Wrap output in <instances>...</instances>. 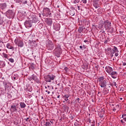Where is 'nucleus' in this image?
Segmentation results:
<instances>
[{
  "label": "nucleus",
  "mask_w": 126,
  "mask_h": 126,
  "mask_svg": "<svg viewBox=\"0 0 126 126\" xmlns=\"http://www.w3.org/2000/svg\"><path fill=\"white\" fill-rule=\"evenodd\" d=\"M6 48H7V49H9V50H12V51L14 50V47L11 46V45H10V43L7 44Z\"/></svg>",
  "instance_id": "14"
},
{
  "label": "nucleus",
  "mask_w": 126,
  "mask_h": 126,
  "mask_svg": "<svg viewBox=\"0 0 126 126\" xmlns=\"http://www.w3.org/2000/svg\"><path fill=\"white\" fill-rule=\"evenodd\" d=\"M104 28L105 29H110L111 28V22L109 20H106L104 22Z\"/></svg>",
  "instance_id": "8"
},
{
  "label": "nucleus",
  "mask_w": 126,
  "mask_h": 126,
  "mask_svg": "<svg viewBox=\"0 0 126 126\" xmlns=\"http://www.w3.org/2000/svg\"><path fill=\"white\" fill-rule=\"evenodd\" d=\"M27 91H29V92H32V90H33V89H32V88L31 87V86H29L27 87Z\"/></svg>",
  "instance_id": "23"
},
{
  "label": "nucleus",
  "mask_w": 126,
  "mask_h": 126,
  "mask_svg": "<svg viewBox=\"0 0 126 126\" xmlns=\"http://www.w3.org/2000/svg\"><path fill=\"white\" fill-rule=\"evenodd\" d=\"M10 111L11 113H14L15 112H17V109H16V106L12 105L10 108Z\"/></svg>",
  "instance_id": "13"
},
{
  "label": "nucleus",
  "mask_w": 126,
  "mask_h": 126,
  "mask_svg": "<svg viewBox=\"0 0 126 126\" xmlns=\"http://www.w3.org/2000/svg\"><path fill=\"white\" fill-rule=\"evenodd\" d=\"M123 65H126V63H123Z\"/></svg>",
  "instance_id": "55"
},
{
  "label": "nucleus",
  "mask_w": 126,
  "mask_h": 126,
  "mask_svg": "<svg viewBox=\"0 0 126 126\" xmlns=\"http://www.w3.org/2000/svg\"><path fill=\"white\" fill-rule=\"evenodd\" d=\"M24 24L26 28H31V27H32V22L31 21H26Z\"/></svg>",
  "instance_id": "11"
},
{
  "label": "nucleus",
  "mask_w": 126,
  "mask_h": 126,
  "mask_svg": "<svg viewBox=\"0 0 126 126\" xmlns=\"http://www.w3.org/2000/svg\"><path fill=\"white\" fill-rule=\"evenodd\" d=\"M89 123H91V120H90V121H89Z\"/></svg>",
  "instance_id": "60"
},
{
  "label": "nucleus",
  "mask_w": 126,
  "mask_h": 126,
  "mask_svg": "<svg viewBox=\"0 0 126 126\" xmlns=\"http://www.w3.org/2000/svg\"><path fill=\"white\" fill-rule=\"evenodd\" d=\"M23 4H27V0H26V1H23Z\"/></svg>",
  "instance_id": "43"
},
{
  "label": "nucleus",
  "mask_w": 126,
  "mask_h": 126,
  "mask_svg": "<svg viewBox=\"0 0 126 126\" xmlns=\"http://www.w3.org/2000/svg\"><path fill=\"white\" fill-rule=\"evenodd\" d=\"M61 53H62V48H61V45L58 44L57 45L54 50V54L58 57V58H59V57H60V55H61Z\"/></svg>",
  "instance_id": "3"
},
{
  "label": "nucleus",
  "mask_w": 126,
  "mask_h": 126,
  "mask_svg": "<svg viewBox=\"0 0 126 126\" xmlns=\"http://www.w3.org/2000/svg\"><path fill=\"white\" fill-rule=\"evenodd\" d=\"M119 52H116V53L115 54V57H118V56H119Z\"/></svg>",
  "instance_id": "42"
},
{
  "label": "nucleus",
  "mask_w": 126,
  "mask_h": 126,
  "mask_svg": "<svg viewBox=\"0 0 126 126\" xmlns=\"http://www.w3.org/2000/svg\"><path fill=\"white\" fill-rule=\"evenodd\" d=\"M124 117H126V114L123 115L122 118H124Z\"/></svg>",
  "instance_id": "52"
},
{
  "label": "nucleus",
  "mask_w": 126,
  "mask_h": 126,
  "mask_svg": "<svg viewBox=\"0 0 126 126\" xmlns=\"http://www.w3.org/2000/svg\"><path fill=\"white\" fill-rule=\"evenodd\" d=\"M104 93H105V94H106V93H108V92H107V90H103Z\"/></svg>",
  "instance_id": "45"
},
{
  "label": "nucleus",
  "mask_w": 126,
  "mask_h": 126,
  "mask_svg": "<svg viewBox=\"0 0 126 126\" xmlns=\"http://www.w3.org/2000/svg\"><path fill=\"white\" fill-rule=\"evenodd\" d=\"M0 44H1L2 45H3V42L1 41V40H0Z\"/></svg>",
  "instance_id": "51"
},
{
  "label": "nucleus",
  "mask_w": 126,
  "mask_h": 126,
  "mask_svg": "<svg viewBox=\"0 0 126 126\" xmlns=\"http://www.w3.org/2000/svg\"><path fill=\"white\" fill-rule=\"evenodd\" d=\"M16 2L18 3H20V2H22V0H16Z\"/></svg>",
  "instance_id": "38"
},
{
  "label": "nucleus",
  "mask_w": 126,
  "mask_h": 126,
  "mask_svg": "<svg viewBox=\"0 0 126 126\" xmlns=\"http://www.w3.org/2000/svg\"><path fill=\"white\" fill-rule=\"evenodd\" d=\"M20 106L21 108H25V107H26V104H25V103H24V102H21L20 104Z\"/></svg>",
  "instance_id": "20"
},
{
  "label": "nucleus",
  "mask_w": 126,
  "mask_h": 126,
  "mask_svg": "<svg viewBox=\"0 0 126 126\" xmlns=\"http://www.w3.org/2000/svg\"><path fill=\"white\" fill-rule=\"evenodd\" d=\"M94 6L95 7V8H98V7H99V5H97L96 3L94 4Z\"/></svg>",
  "instance_id": "36"
},
{
  "label": "nucleus",
  "mask_w": 126,
  "mask_h": 126,
  "mask_svg": "<svg viewBox=\"0 0 126 126\" xmlns=\"http://www.w3.org/2000/svg\"><path fill=\"white\" fill-rule=\"evenodd\" d=\"M112 78H114V79L117 78V75H111Z\"/></svg>",
  "instance_id": "41"
},
{
  "label": "nucleus",
  "mask_w": 126,
  "mask_h": 126,
  "mask_svg": "<svg viewBox=\"0 0 126 126\" xmlns=\"http://www.w3.org/2000/svg\"><path fill=\"white\" fill-rule=\"evenodd\" d=\"M119 107H120V105H116V107H117V108H119Z\"/></svg>",
  "instance_id": "56"
},
{
  "label": "nucleus",
  "mask_w": 126,
  "mask_h": 126,
  "mask_svg": "<svg viewBox=\"0 0 126 126\" xmlns=\"http://www.w3.org/2000/svg\"><path fill=\"white\" fill-rule=\"evenodd\" d=\"M55 78L56 76L53 74H49L45 76L46 82H52Z\"/></svg>",
  "instance_id": "2"
},
{
  "label": "nucleus",
  "mask_w": 126,
  "mask_h": 126,
  "mask_svg": "<svg viewBox=\"0 0 126 126\" xmlns=\"http://www.w3.org/2000/svg\"><path fill=\"white\" fill-rule=\"evenodd\" d=\"M80 1V0H75L74 1V3H78Z\"/></svg>",
  "instance_id": "34"
},
{
  "label": "nucleus",
  "mask_w": 126,
  "mask_h": 126,
  "mask_svg": "<svg viewBox=\"0 0 126 126\" xmlns=\"http://www.w3.org/2000/svg\"><path fill=\"white\" fill-rule=\"evenodd\" d=\"M47 23L48 24H52V23H53V21H52V19H48L47 20Z\"/></svg>",
  "instance_id": "27"
},
{
  "label": "nucleus",
  "mask_w": 126,
  "mask_h": 126,
  "mask_svg": "<svg viewBox=\"0 0 126 126\" xmlns=\"http://www.w3.org/2000/svg\"><path fill=\"white\" fill-rule=\"evenodd\" d=\"M0 8L3 10V9H5L6 8V3H2L0 4Z\"/></svg>",
  "instance_id": "16"
},
{
  "label": "nucleus",
  "mask_w": 126,
  "mask_h": 126,
  "mask_svg": "<svg viewBox=\"0 0 126 126\" xmlns=\"http://www.w3.org/2000/svg\"><path fill=\"white\" fill-rule=\"evenodd\" d=\"M52 124L53 125V122H52V121H47L45 123V126H51Z\"/></svg>",
  "instance_id": "17"
},
{
  "label": "nucleus",
  "mask_w": 126,
  "mask_h": 126,
  "mask_svg": "<svg viewBox=\"0 0 126 126\" xmlns=\"http://www.w3.org/2000/svg\"><path fill=\"white\" fill-rule=\"evenodd\" d=\"M111 75H117V72L113 71L110 73Z\"/></svg>",
  "instance_id": "28"
},
{
  "label": "nucleus",
  "mask_w": 126,
  "mask_h": 126,
  "mask_svg": "<svg viewBox=\"0 0 126 126\" xmlns=\"http://www.w3.org/2000/svg\"><path fill=\"white\" fill-rule=\"evenodd\" d=\"M55 30H56V31H59V30H60V26H58L56 27L55 28Z\"/></svg>",
  "instance_id": "31"
},
{
  "label": "nucleus",
  "mask_w": 126,
  "mask_h": 126,
  "mask_svg": "<svg viewBox=\"0 0 126 126\" xmlns=\"http://www.w3.org/2000/svg\"><path fill=\"white\" fill-rule=\"evenodd\" d=\"M45 87L46 89H47V87Z\"/></svg>",
  "instance_id": "64"
},
{
  "label": "nucleus",
  "mask_w": 126,
  "mask_h": 126,
  "mask_svg": "<svg viewBox=\"0 0 126 126\" xmlns=\"http://www.w3.org/2000/svg\"><path fill=\"white\" fill-rule=\"evenodd\" d=\"M34 81H35V82H36V83H40V81H39V79H38V78H36V80H34Z\"/></svg>",
  "instance_id": "37"
},
{
  "label": "nucleus",
  "mask_w": 126,
  "mask_h": 126,
  "mask_svg": "<svg viewBox=\"0 0 126 126\" xmlns=\"http://www.w3.org/2000/svg\"><path fill=\"white\" fill-rule=\"evenodd\" d=\"M37 79V76H35L34 75H32V78H31L30 79H29V80H31V79H33V80H36V79Z\"/></svg>",
  "instance_id": "22"
},
{
  "label": "nucleus",
  "mask_w": 126,
  "mask_h": 126,
  "mask_svg": "<svg viewBox=\"0 0 126 126\" xmlns=\"http://www.w3.org/2000/svg\"><path fill=\"white\" fill-rule=\"evenodd\" d=\"M108 42V41L106 40L104 43H107Z\"/></svg>",
  "instance_id": "58"
},
{
  "label": "nucleus",
  "mask_w": 126,
  "mask_h": 126,
  "mask_svg": "<svg viewBox=\"0 0 126 126\" xmlns=\"http://www.w3.org/2000/svg\"><path fill=\"white\" fill-rule=\"evenodd\" d=\"M80 49H82V46H80Z\"/></svg>",
  "instance_id": "57"
},
{
  "label": "nucleus",
  "mask_w": 126,
  "mask_h": 126,
  "mask_svg": "<svg viewBox=\"0 0 126 126\" xmlns=\"http://www.w3.org/2000/svg\"><path fill=\"white\" fill-rule=\"evenodd\" d=\"M84 43H87V40H85L84 41Z\"/></svg>",
  "instance_id": "54"
},
{
  "label": "nucleus",
  "mask_w": 126,
  "mask_h": 126,
  "mask_svg": "<svg viewBox=\"0 0 126 126\" xmlns=\"http://www.w3.org/2000/svg\"><path fill=\"white\" fill-rule=\"evenodd\" d=\"M45 92H47L48 94H50V93H51L50 91L48 92V91H45Z\"/></svg>",
  "instance_id": "50"
},
{
  "label": "nucleus",
  "mask_w": 126,
  "mask_h": 126,
  "mask_svg": "<svg viewBox=\"0 0 126 126\" xmlns=\"http://www.w3.org/2000/svg\"><path fill=\"white\" fill-rule=\"evenodd\" d=\"M31 68L32 70L35 69V67L34 66V64H32L31 65Z\"/></svg>",
  "instance_id": "32"
},
{
  "label": "nucleus",
  "mask_w": 126,
  "mask_h": 126,
  "mask_svg": "<svg viewBox=\"0 0 126 126\" xmlns=\"http://www.w3.org/2000/svg\"><path fill=\"white\" fill-rule=\"evenodd\" d=\"M14 12L12 10H9L6 12L5 15L8 18H13L14 17Z\"/></svg>",
  "instance_id": "5"
},
{
  "label": "nucleus",
  "mask_w": 126,
  "mask_h": 126,
  "mask_svg": "<svg viewBox=\"0 0 126 126\" xmlns=\"http://www.w3.org/2000/svg\"><path fill=\"white\" fill-rule=\"evenodd\" d=\"M47 87H48V88L50 87V86H48Z\"/></svg>",
  "instance_id": "63"
},
{
  "label": "nucleus",
  "mask_w": 126,
  "mask_h": 126,
  "mask_svg": "<svg viewBox=\"0 0 126 126\" xmlns=\"http://www.w3.org/2000/svg\"><path fill=\"white\" fill-rule=\"evenodd\" d=\"M98 81L99 82L100 87L105 88L107 87V80L105 79L104 77H100L98 78Z\"/></svg>",
  "instance_id": "1"
},
{
  "label": "nucleus",
  "mask_w": 126,
  "mask_h": 126,
  "mask_svg": "<svg viewBox=\"0 0 126 126\" xmlns=\"http://www.w3.org/2000/svg\"><path fill=\"white\" fill-rule=\"evenodd\" d=\"M74 14H75V13H74V12L70 13V15H72V16H73V15H74Z\"/></svg>",
  "instance_id": "46"
},
{
  "label": "nucleus",
  "mask_w": 126,
  "mask_h": 126,
  "mask_svg": "<svg viewBox=\"0 0 126 126\" xmlns=\"http://www.w3.org/2000/svg\"><path fill=\"white\" fill-rule=\"evenodd\" d=\"M52 13H51V11H50V9L49 8H44L43 10V16H46L48 17V16L51 15Z\"/></svg>",
  "instance_id": "4"
},
{
  "label": "nucleus",
  "mask_w": 126,
  "mask_h": 126,
  "mask_svg": "<svg viewBox=\"0 0 126 126\" xmlns=\"http://www.w3.org/2000/svg\"><path fill=\"white\" fill-rule=\"evenodd\" d=\"M78 10H80V6H78Z\"/></svg>",
  "instance_id": "53"
},
{
  "label": "nucleus",
  "mask_w": 126,
  "mask_h": 126,
  "mask_svg": "<svg viewBox=\"0 0 126 126\" xmlns=\"http://www.w3.org/2000/svg\"><path fill=\"white\" fill-rule=\"evenodd\" d=\"M120 100H123V98H120Z\"/></svg>",
  "instance_id": "62"
},
{
  "label": "nucleus",
  "mask_w": 126,
  "mask_h": 126,
  "mask_svg": "<svg viewBox=\"0 0 126 126\" xmlns=\"http://www.w3.org/2000/svg\"><path fill=\"white\" fill-rule=\"evenodd\" d=\"M68 70V68H67V67H65L64 68V71H65V72H67Z\"/></svg>",
  "instance_id": "35"
},
{
  "label": "nucleus",
  "mask_w": 126,
  "mask_h": 126,
  "mask_svg": "<svg viewBox=\"0 0 126 126\" xmlns=\"http://www.w3.org/2000/svg\"><path fill=\"white\" fill-rule=\"evenodd\" d=\"M99 118L100 119H103V115L102 114H100L99 115Z\"/></svg>",
  "instance_id": "44"
},
{
  "label": "nucleus",
  "mask_w": 126,
  "mask_h": 126,
  "mask_svg": "<svg viewBox=\"0 0 126 126\" xmlns=\"http://www.w3.org/2000/svg\"><path fill=\"white\" fill-rule=\"evenodd\" d=\"M112 111H114V112H115V111H117V109H116V108H113Z\"/></svg>",
  "instance_id": "47"
},
{
  "label": "nucleus",
  "mask_w": 126,
  "mask_h": 126,
  "mask_svg": "<svg viewBox=\"0 0 126 126\" xmlns=\"http://www.w3.org/2000/svg\"><path fill=\"white\" fill-rule=\"evenodd\" d=\"M3 57L5 58V59H8V55L4 53H2Z\"/></svg>",
  "instance_id": "26"
},
{
  "label": "nucleus",
  "mask_w": 126,
  "mask_h": 126,
  "mask_svg": "<svg viewBox=\"0 0 126 126\" xmlns=\"http://www.w3.org/2000/svg\"><path fill=\"white\" fill-rule=\"evenodd\" d=\"M109 52H110V56L111 58H113L114 57V54H115V53L116 52H115V51H113L111 48H107L105 49V52L107 55H110Z\"/></svg>",
  "instance_id": "7"
},
{
  "label": "nucleus",
  "mask_w": 126,
  "mask_h": 126,
  "mask_svg": "<svg viewBox=\"0 0 126 126\" xmlns=\"http://www.w3.org/2000/svg\"><path fill=\"white\" fill-rule=\"evenodd\" d=\"M3 84L4 86H5V87H7V85L8 84V83L4 81V82H3Z\"/></svg>",
  "instance_id": "29"
},
{
  "label": "nucleus",
  "mask_w": 126,
  "mask_h": 126,
  "mask_svg": "<svg viewBox=\"0 0 126 126\" xmlns=\"http://www.w3.org/2000/svg\"><path fill=\"white\" fill-rule=\"evenodd\" d=\"M63 97L64 98L65 101H68L69 95H68V94H65L63 95Z\"/></svg>",
  "instance_id": "21"
},
{
  "label": "nucleus",
  "mask_w": 126,
  "mask_h": 126,
  "mask_svg": "<svg viewBox=\"0 0 126 126\" xmlns=\"http://www.w3.org/2000/svg\"><path fill=\"white\" fill-rule=\"evenodd\" d=\"M14 42L15 44H16V45H17L19 47H20V48H22V47H23V41H21L20 39L18 38H16Z\"/></svg>",
  "instance_id": "6"
},
{
  "label": "nucleus",
  "mask_w": 126,
  "mask_h": 126,
  "mask_svg": "<svg viewBox=\"0 0 126 126\" xmlns=\"http://www.w3.org/2000/svg\"><path fill=\"white\" fill-rule=\"evenodd\" d=\"M84 29H85V27H84V26L80 27H79L78 31L79 32V33H83V30H84Z\"/></svg>",
  "instance_id": "15"
},
{
  "label": "nucleus",
  "mask_w": 126,
  "mask_h": 126,
  "mask_svg": "<svg viewBox=\"0 0 126 126\" xmlns=\"http://www.w3.org/2000/svg\"><path fill=\"white\" fill-rule=\"evenodd\" d=\"M25 121L26 122H28L29 123H30L31 122V120H30V118H27V119H25Z\"/></svg>",
  "instance_id": "30"
},
{
  "label": "nucleus",
  "mask_w": 126,
  "mask_h": 126,
  "mask_svg": "<svg viewBox=\"0 0 126 126\" xmlns=\"http://www.w3.org/2000/svg\"><path fill=\"white\" fill-rule=\"evenodd\" d=\"M112 86H114L116 88H118V86H117V83L116 82L113 81L112 83Z\"/></svg>",
  "instance_id": "24"
},
{
  "label": "nucleus",
  "mask_w": 126,
  "mask_h": 126,
  "mask_svg": "<svg viewBox=\"0 0 126 126\" xmlns=\"http://www.w3.org/2000/svg\"><path fill=\"white\" fill-rule=\"evenodd\" d=\"M30 19H31L30 21H31L32 22H33L34 23H36V22L38 21V19H37V17H36V15H31L30 16Z\"/></svg>",
  "instance_id": "10"
},
{
  "label": "nucleus",
  "mask_w": 126,
  "mask_h": 126,
  "mask_svg": "<svg viewBox=\"0 0 126 126\" xmlns=\"http://www.w3.org/2000/svg\"><path fill=\"white\" fill-rule=\"evenodd\" d=\"M123 120L125 122H126V117H123Z\"/></svg>",
  "instance_id": "49"
},
{
  "label": "nucleus",
  "mask_w": 126,
  "mask_h": 126,
  "mask_svg": "<svg viewBox=\"0 0 126 126\" xmlns=\"http://www.w3.org/2000/svg\"><path fill=\"white\" fill-rule=\"evenodd\" d=\"M92 125L91 126H95V121H94L93 122H92Z\"/></svg>",
  "instance_id": "39"
},
{
  "label": "nucleus",
  "mask_w": 126,
  "mask_h": 126,
  "mask_svg": "<svg viewBox=\"0 0 126 126\" xmlns=\"http://www.w3.org/2000/svg\"><path fill=\"white\" fill-rule=\"evenodd\" d=\"M57 97H58V98H60V95H58V96H57Z\"/></svg>",
  "instance_id": "61"
},
{
  "label": "nucleus",
  "mask_w": 126,
  "mask_h": 126,
  "mask_svg": "<svg viewBox=\"0 0 126 126\" xmlns=\"http://www.w3.org/2000/svg\"><path fill=\"white\" fill-rule=\"evenodd\" d=\"M0 67H3L4 66V65H5L4 62H0Z\"/></svg>",
  "instance_id": "25"
},
{
  "label": "nucleus",
  "mask_w": 126,
  "mask_h": 126,
  "mask_svg": "<svg viewBox=\"0 0 126 126\" xmlns=\"http://www.w3.org/2000/svg\"><path fill=\"white\" fill-rule=\"evenodd\" d=\"M115 53H119V50H118V48L116 46H114L112 49Z\"/></svg>",
  "instance_id": "19"
},
{
  "label": "nucleus",
  "mask_w": 126,
  "mask_h": 126,
  "mask_svg": "<svg viewBox=\"0 0 126 126\" xmlns=\"http://www.w3.org/2000/svg\"><path fill=\"white\" fill-rule=\"evenodd\" d=\"M121 122L122 124H125V122H124V120H121Z\"/></svg>",
  "instance_id": "48"
},
{
  "label": "nucleus",
  "mask_w": 126,
  "mask_h": 126,
  "mask_svg": "<svg viewBox=\"0 0 126 126\" xmlns=\"http://www.w3.org/2000/svg\"><path fill=\"white\" fill-rule=\"evenodd\" d=\"M105 70L108 73H111L113 71V68L109 66H107L105 67Z\"/></svg>",
  "instance_id": "12"
},
{
  "label": "nucleus",
  "mask_w": 126,
  "mask_h": 126,
  "mask_svg": "<svg viewBox=\"0 0 126 126\" xmlns=\"http://www.w3.org/2000/svg\"><path fill=\"white\" fill-rule=\"evenodd\" d=\"M29 44H31V45H32V46H33V47H36V46H37V43H36V41H30L29 42Z\"/></svg>",
  "instance_id": "18"
},
{
  "label": "nucleus",
  "mask_w": 126,
  "mask_h": 126,
  "mask_svg": "<svg viewBox=\"0 0 126 126\" xmlns=\"http://www.w3.org/2000/svg\"><path fill=\"white\" fill-rule=\"evenodd\" d=\"M47 47L48 50H50L51 51H52V50H54V48H55V45H54V43L52 42V41H49L48 42V44L47 45Z\"/></svg>",
  "instance_id": "9"
},
{
  "label": "nucleus",
  "mask_w": 126,
  "mask_h": 126,
  "mask_svg": "<svg viewBox=\"0 0 126 126\" xmlns=\"http://www.w3.org/2000/svg\"><path fill=\"white\" fill-rule=\"evenodd\" d=\"M95 1H99V0H94Z\"/></svg>",
  "instance_id": "59"
},
{
  "label": "nucleus",
  "mask_w": 126,
  "mask_h": 126,
  "mask_svg": "<svg viewBox=\"0 0 126 126\" xmlns=\"http://www.w3.org/2000/svg\"><path fill=\"white\" fill-rule=\"evenodd\" d=\"M82 1L83 3H86V2H87V0H82Z\"/></svg>",
  "instance_id": "40"
},
{
  "label": "nucleus",
  "mask_w": 126,
  "mask_h": 126,
  "mask_svg": "<svg viewBox=\"0 0 126 126\" xmlns=\"http://www.w3.org/2000/svg\"><path fill=\"white\" fill-rule=\"evenodd\" d=\"M8 60L10 63H14V60H13V59L10 58V59H9Z\"/></svg>",
  "instance_id": "33"
}]
</instances>
